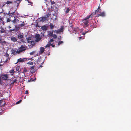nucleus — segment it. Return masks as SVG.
I'll return each mask as SVG.
<instances>
[{
  "label": "nucleus",
  "instance_id": "052dcab7",
  "mask_svg": "<svg viewBox=\"0 0 131 131\" xmlns=\"http://www.w3.org/2000/svg\"><path fill=\"white\" fill-rule=\"evenodd\" d=\"M39 67H42V66L41 65H40V66Z\"/></svg>",
  "mask_w": 131,
  "mask_h": 131
},
{
  "label": "nucleus",
  "instance_id": "f03ea898",
  "mask_svg": "<svg viewBox=\"0 0 131 131\" xmlns=\"http://www.w3.org/2000/svg\"><path fill=\"white\" fill-rule=\"evenodd\" d=\"M87 19H86V17L82 19V23L85 27L88 26L89 25L88 23H89V22L87 20Z\"/></svg>",
  "mask_w": 131,
  "mask_h": 131
},
{
  "label": "nucleus",
  "instance_id": "69168bd1",
  "mask_svg": "<svg viewBox=\"0 0 131 131\" xmlns=\"http://www.w3.org/2000/svg\"><path fill=\"white\" fill-rule=\"evenodd\" d=\"M30 59H31L32 60H33V59H32V58H31Z\"/></svg>",
  "mask_w": 131,
  "mask_h": 131
},
{
  "label": "nucleus",
  "instance_id": "7ed1b4c3",
  "mask_svg": "<svg viewBox=\"0 0 131 131\" xmlns=\"http://www.w3.org/2000/svg\"><path fill=\"white\" fill-rule=\"evenodd\" d=\"M2 80H6L8 79L9 77L8 75L7 74H2L0 76Z\"/></svg>",
  "mask_w": 131,
  "mask_h": 131
},
{
  "label": "nucleus",
  "instance_id": "6e6d98bb",
  "mask_svg": "<svg viewBox=\"0 0 131 131\" xmlns=\"http://www.w3.org/2000/svg\"><path fill=\"white\" fill-rule=\"evenodd\" d=\"M85 32H83L82 34V35H85Z\"/></svg>",
  "mask_w": 131,
  "mask_h": 131
},
{
  "label": "nucleus",
  "instance_id": "2eb2a0df",
  "mask_svg": "<svg viewBox=\"0 0 131 131\" xmlns=\"http://www.w3.org/2000/svg\"><path fill=\"white\" fill-rule=\"evenodd\" d=\"M50 27L51 29H53L54 27L52 23H50Z\"/></svg>",
  "mask_w": 131,
  "mask_h": 131
},
{
  "label": "nucleus",
  "instance_id": "58836bf2",
  "mask_svg": "<svg viewBox=\"0 0 131 131\" xmlns=\"http://www.w3.org/2000/svg\"><path fill=\"white\" fill-rule=\"evenodd\" d=\"M16 80H14V81L12 82L11 84H14V83L16 82Z\"/></svg>",
  "mask_w": 131,
  "mask_h": 131
},
{
  "label": "nucleus",
  "instance_id": "ea45409f",
  "mask_svg": "<svg viewBox=\"0 0 131 131\" xmlns=\"http://www.w3.org/2000/svg\"><path fill=\"white\" fill-rule=\"evenodd\" d=\"M54 40L53 39H51L49 41V42H53Z\"/></svg>",
  "mask_w": 131,
  "mask_h": 131
},
{
  "label": "nucleus",
  "instance_id": "13d9d810",
  "mask_svg": "<svg viewBox=\"0 0 131 131\" xmlns=\"http://www.w3.org/2000/svg\"><path fill=\"white\" fill-rule=\"evenodd\" d=\"M89 32V31H85V34H86L87 33H88Z\"/></svg>",
  "mask_w": 131,
  "mask_h": 131
},
{
  "label": "nucleus",
  "instance_id": "4c0bfd02",
  "mask_svg": "<svg viewBox=\"0 0 131 131\" xmlns=\"http://www.w3.org/2000/svg\"><path fill=\"white\" fill-rule=\"evenodd\" d=\"M51 2L52 4H55V2L53 1H51Z\"/></svg>",
  "mask_w": 131,
  "mask_h": 131
},
{
  "label": "nucleus",
  "instance_id": "f704fd0d",
  "mask_svg": "<svg viewBox=\"0 0 131 131\" xmlns=\"http://www.w3.org/2000/svg\"><path fill=\"white\" fill-rule=\"evenodd\" d=\"M14 72V70H10V73H13Z\"/></svg>",
  "mask_w": 131,
  "mask_h": 131
},
{
  "label": "nucleus",
  "instance_id": "49530a36",
  "mask_svg": "<svg viewBox=\"0 0 131 131\" xmlns=\"http://www.w3.org/2000/svg\"><path fill=\"white\" fill-rule=\"evenodd\" d=\"M97 9H99V10H100V13L101 12V9H100V8L99 6L98 7V8Z\"/></svg>",
  "mask_w": 131,
  "mask_h": 131
},
{
  "label": "nucleus",
  "instance_id": "f8f14e48",
  "mask_svg": "<svg viewBox=\"0 0 131 131\" xmlns=\"http://www.w3.org/2000/svg\"><path fill=\"white\" fill-rule=\"evenodd\" d=\"M20 27L17 26V25L15 26V31L16 30L17 31H19L20 29Z\"/></svg>",
  "mask_w": 131,
  "mask_h": 131
},
{
  "label": "nucleus",
  "instance_id": "9d476101",
  "mask_svg": "<svg viewBox=\"0 0 131 131\" xmlns=\"http://www.w3.org/2000/svg\"><path fill=\"white\" fill-rule=\"evenodd\" d=\"M47 26L45 25H44L43 26H42L41 28L43 30H45L47 29Z\"/></svg>",
  "mask_w": 131,
  "mask_h": 131
},
{
  "label": "nucleus",
  "instance_id": "c85d7f7f",
  "mask_svg": "<svg viewBox=\"0 0 131 131\" xmlns=\"http://www.w3.org/2000/svg\"><path fill=\"white\" fill-rule=\"evenodd\" d=\"M2 78H1V76H0V84H2L3 83V81L2 80H1Z\"/></svg>",
  "mask_w": 131,
  "mask_h": 131
},
{
  "label": "nucleus",
  "instance_id": "a211bd4d",
  "mask_svg": "<svg viewBox=\"0 0 131 131\" xmlns=\"http://www.w3.org/2000/svg\"><path fill=\"white\" fill-rule=\"evenodd\" d=\"M93 17V16L92 15V14H91L87 17H86V19H88L90 18H92Z\"/></svg>",
  "mask_w": 131,
  "mask_h": 131
},
{
  "label": "nucleus",
  "instance_id": "3c124183",
  "mask_svg": "<svg viewBox=\"0 0 131 131\" xmlns=\"http://www.w3.org/2000/svg\"><path fill=\"white\" fill-rule=\"evenodd\" d=\"M6 56L7 57H9V54L7 53H6Z\"/></svg>",
  "mask_w": 131,
  "mask_h": 131
},
{
  "label": "nucleus",
  "instance_id": "ddd939ff",
  "mask_svg": "<svg viewBox=\"0 0 131 131\" xmlns=\"http://www.w3.org/2000/svg\"><path fill=\"white\" fill-rule=\"evenodd\" d=\"M0 42L1 44L2 45H4L5 44L6 42L5 41H3L2 39H0Z\"/></svg>",
  "mask_w": 131,
  "mask_h": 131
},
{
  "label": "nucleus",
  "instance_id": "bb28decb",
  "mask_svg": "<svg viewBox=\"0 0 131 131\" xmlns=\"http://www.w3.org/2000/svg\"><path fill=\"white\" fill-rule=\"evenodd\" d=\"M50 15H51V14L49 12L47 13L46 14V16L47 17H49L50 16Z\"/></svg>",
  "mask_w": 131,
  "mask_h": 131
},
{
  "label": "nucleus",
  "instance_id": "a18cd8bd",
  "mask_svg": "<svg viewBox=\"0 0 131 131\" xmlns=\"http://www.w3.org/2000/svg\"><path fill=\"white\" fill-rule=\"evenodd\" d=\"M44 36V35L43 34H42L41 35L40 37L42 38Z\"/></svg>",
  "mask_w": 131,
  "mask_h": 131
},
{
  "label": "nucleus",
  "instance_id": "0eeeda50",
  "mask_svg": "<svg viewBox=\"0 0 131 131\" xmlns=\"http://www.w3.org/2000/svg\"><path fill=\"white\" fill-rule=\"evenodd\" d=\"M27 60L26 58H20L18 59V62H23L26 61Z\"/></svg>",
  "mask_w": 131,
  "mask_h": 131
},
{
  "label": "nucleus",
  "instance_id": "423d86ee",
  "mask_svg": "<svg viewBox=\"0 0 131 131\" xmlns=\"http://www.w3.org/2000/svg\"><path fill=\"white\" fill-rule=\"evenodd\" d=\"M100 14H97L96 15V17H99L100 16H102V17H104L105 16V13L104 12H103L101 13H100Z\"/></svg>",
  "mask_w": 131,
  "mask_h": 131
},
{
  "label": "nucleus",
  "instance_id": "6ab92c4d",
  "mask_svg": "<svg viewBox=\"0 0 131 131\" xmlns=\"http://www.w3.org/2000/svg\"><path fill=\"white\" fill-rule=\"evenodd\" d=\"M20 26L21 27H22L24 26H25V23H24V21L23 22V23L21 24H20Z\"/></svg>",
  "mask_w": 131,
  "mask_h": 131
},
{
  "label": "nucleus",
  "instance_id": "cd10ccee",
  "mask_svg": "<svg viewBox=\"0 0 131 131\" xmlns=\"http://www.w3.org/2000/svg\"><path fill=\"white\" fill-rule=\"evenodd\" d=\"M50 46V44L48 43L45 46L46 48L47 47H49Z\"/></svg>",
  "mask_w": 131,
  "mask_h": 131
},
{
  "label": "nucleus",
  "instance_id": "2f4dec72",
  "mask_svg": "<svg viewBox=\"0 0 131 131\" xmlns=\"http://www.w3.org/2000/svg\"><path fill=\"white\" fill-rule=\"evenodd\" d=\"M16 2L17 4H19L20 2L21 1L20 0H17Z\"/></svg>",
  "mask_w": 131,
  "mask_h": 131
},
{
  "label": "nucleus",
  "instance_id": "8fccbe9b",
  "mask_svg": "<svg viewBox=\"0 0 131 131\" xmlns=\"http://www.w3.org/2000/svg\"><path fill=\"white\" fill-rule=\"evenodd\" d=\"M10 30L11 31H15V29H10Z\"/></svg>",
  "mask_w": 131,
  "mask_h": 131
},
{
  "label": "nucleus",
  "instance_id": "20e7f679",
  "mask_svg": "<svg viewBox=\"0 0 131 131\" xmlns=\"http://www.w3.org/2000/svg\"><path fill=\"white\" fill-rule=\"evenodd\" d=\"M35 38H36V41L38 42L40 41L41 38L40 37V35L39 34H36L35 36Z\"/></svg>",
  "mask_w": 131,
  "mask_h": 131
},
{
  "label": "nucleus",
  "instance_id": "c03bdc74",
  "mask_svg": "<svg viewBox=\"0 0 131 131\" xmlns=\"http://www.w3.org/2000/svg\"><path fill=\"white\" fill-rule=\"evenodd\" d=\"M15 51V50H12V54H14Z\"/></svg>",
  "mask_w": 131,
  "mask_h": 131
},
{
  "label": "nucleus",
  "instance_id": "603ef678",
  "mask_svg": "<svg viewBox=\"0 0 131 131\" xmlns=\"http://www.w3.org/2000/svg\"><path fill=\"white\" fill-rule=\"evenodd\" d=\"M82 37H79V40H80L81 39H82Z\"/></svg>",
  "mask_w": 131,
  "mask_h": 131
},
{
  "label": "nucleus",
  "instance_id": "e2e57ef3",
  "mask_svg": "<svg viewBox=\"0 0 131 131\" xmlns=\"http://www.w3.org/2000/svg\"><path fill=\"white\" fill-rule=\"evenodd\" d=\"M10 15V16L11 17H13V16H12L13 15Z\"/></svg>",
  "mask_w": 131,
  "mask_h": 131
},
{
  "label": "nucleus",
  "instance_id": "f3484780",
  "mask_svg": "<svg viewBox=\"0 0 131 131\" xmlns=\"http://www.w3.org/2000/svg\"><path fill=\"white\" fill-rule=\"evenodd\" d=\"M5 30L4 29V28L2 27H1V32L2 33H4L5 32Z\"/></svg>",
  "mask_w": 131,
  "mask_h": 131
},
{
  "label": "nucleus",
  "instance_id": "412c9836",
  "mask_svg": "<svg viewBox=\"0 0 131 131\" xmlns=\"http://www.w3.org/2000/svg\"><path fill=\"white\" fill-rule=\"evenodd\" d=\"M52 36L53 37L54 39H56L57 38V36L56 35L54 34Z\"/></svg>",
  "mask_w": 131,
  "mask_h": 131
},
{
  "label": "nucleus",
  "instance_id": "4468645a",
  "mask_svg": "<svg viewBox=\"0 0 131 131\" xmlns=\"http://www.w3.org/2000/svg\"><path fill=\"white\" fill-rule=\"evenodd\" d=\"M18 38L19 39L23 38H24L23 36L21 34H19L17 35Z\"/></svg>",
  "mask_w": 131,
  "mask_h": 131
},
{
  "label": "nucleus",
  "instance_id": "6e6552de",
  "mask_svg": "<svg viewBox=\"0 0 131 131\" xmlns=\"http://www.w3.org/2000/svg\"><path fill=\"white\" fill-rule=\"evenodd\" d=\"M47 18V17H42L40 18H39V19L40 20H39L40 21H41L42 22H44L46 20Z\"/></svg>",
  "mask_w": 131,
  "mask_h": 131
},
{
  "label": "nucleus",
  "instance_id": "09e8293b",
  "mask_svg": "<svg viewBox=\"0 0 131 131\" xmlns=\"http://www.w3.org/2000/svg\"><path fill=\"white\" fill-rule=\"evenodd\" d=\"M9 57L7 58V59H6L5 61L7 62L8 61V60H9Z\"/></svg>",
  "mask_w": 131,
  "mask_h": 131
},
{
  "label": "nucleus",
  "instance_id": "de8ad7c7",
  "mask_svg": "<svg viewBox=\"0 0 131 131\" xmlns=\"http://www.w3.org/2000/svg\"><path fill=\"white\" fill-rule=\"evenodd\" d=\"M28 90H26L25 91V94H28Z\"/></svg>",
  "mask_w": 131,
  "mask_h": 131
},
{
  "label": "nucleus",
  "instance_id": "a19ab883",
  "mask_svg": "<svg viewBox=\"0 0 131 131\" xmlns=\"http://www.w3.org/2000/svg\"><path fill=\"white\" fill-rule=\"evenodd\" d=\"M96 13L95 12L94 13H92L91 14H92V15H95Z\"/></svg>",
  "mask_w": 131,
  "mask_h": 131
},
{
  "label": "nucleus",
  "instance_id": "39448f33",
  "mask_svg": "<svg viewBox=\"0 0 131 131\" xmlns=\"http://www.w3.org/2000/svg\"><path fill=\"white\" fill-rule=\"evenodd\" d=\"M64 27L63 26H61L59 29L57 30H56L55 31L57 33H60L61 32H62L64 30Z\"/></svg>",
  "mask_w": 131,
  "mask_h": 131
},
{
  "label": "nucleus",
  "instance_id": "e433bc0d",
  "mask_svg": "<svg viewBox=\"0 0 131 131\" xmlns=\"http://www.w3.org/2000/svg\"><path fill=\"white\" fill-rule=\"evenodd\" d=\"M34 68H35V67L34 66H31L30 67V69H31L32 70V69H34Z\"/></svg>",
  "mask_w": 131,
  "mask_h": 131
},
{
  "label": "nucleus",
  "instance_id": "0e129e2a",
  "mask_svg": "<svg viewBox=\"0 0 131 131\" xmlns=\"http://www.w3.org/2000/svg\"><path fill=\"white\" fill-rule=\"evenodd\" d=\"M23 39H21V41L22 42H23Z\"/></svg>",
  "mask_w": 131,
  "mask_h": 131
},
{
  "label": "nucleus",
  "instance_id": "473e14b6",
  "mask_svg": "<svg viewBox=\"0 0 131 131\" xmlns=\"http://www.w3.org/2000/svg\"><path fill=\"white\" fill-rule=\"evenodd\" d=\"M75 28L76 29L78 30H79V31L80 30H81V32H82V30L81 29H80V28L79 27H77Z\"/></svg>",
  "mask_w": 131,
  "mask_h": 131
},
{
  "label": "nucleus",
  "instance_id": "4d7b16f0",
  "mask_svg": "<svg viewBox=\"0 0 131 131\" xmlns=\"http://www.w3.org/2000/svg\"><path fill=\"white\" fill-rule=\"evenodd\" d=\"M52 35H53L52 33H51L50 34V36H52Z\"/></svg>",
  "mask_w": 131,
  "mask_h": 131
},
{
  "label": "nucleus",
  "instance_id": "f257e3e1",
  "mask_svg": "<svg viewBox=\"0 0 131 131\" xmlns=\"http://www.w3.org/2000/svg\"><path fill=\"white\" fill-rule=\"evenodd\" d=\"M27 48V47L26 46L21 45L20 47L19 48V50H17L16 51V53H19L25 50Z\"/></svg>",
  "mask_w": 131,
  "mask_h": 131
},
{
  "label": "nucleus",
  "instance_id": "9b49d317",
  "mask_svg": "<svg viewBox=\"0 0 131 131\" xmlns=\"http://www.w3.org/2000/svg\"><path fill=\"white\" fill-rule=\"evenodd\" d=\"M45 49L43 47H41L40 48V53L42 54L43 53L44 50Z\"/></svg>",
  "mask_w": 131,
  "mask_h": 131
},
{
  "label": "nucleus",
  "instance_id": "c756f323",
  "mask_svg": "<svg viewBox=\"0 0 131 131\" xmlns=\"http://www.w3.org/2000/svg\"><path fill=\"white\" fill-rule=\"evenodd\" d=\"M6 14L8 15H9V16L10 17V15H11V13L9 11L8 12L7 14Z\"/></svg>",
  "mask_w": 131,
  "mask_h": 131
},
{
  "label": "nucleus",
  "instance_id": "aec40b11",
  "mask_svg": "<svg viewBox=\"0 0 131 131\" xmlns=\"http://www.w3.org/2000/svg\"><path fill=\"white\" fill-rule=\"evenodd\" d=\"M70 11V9L69 8H66V11L65 13L67 14Z\"/></svg>",
  "mask_w": 131,
  "mask_h": 131
},
{
  "label": "nucleus",
  "instance_id": "72a5a7b5",
  "mask_svg": "<svg viewBox=\"0 0 131 131\" xmlns=\"http://www.w3.org/2000/svg\"><path fill=\"white\" fill-rule=\"evenodd\" d=\"M100 10H99V9H97V10H96L95 11V12L96 13H97L98 12H99V13H100Z\"/></svg>",
  "mask_w": 131,
  "mask_h": 131
},
{
  "label": "nucleus",
  "instance_id": "864d4df0",
  "mask_svg": "<svg viewBox=\"0 0 131 131\" xmlns=\"http://www.w3.org/2000/svg\"><path fill=\"white\" fill-rule=\"evenodd\" d=\"M35 70H33L32 72H32V73L35 72Z\"/></svg>",
  "mask_w": 131,
  "mask_h": 131
},
{
  "label": "nucleus",
  "instance_id": "1a4fd4ad",
  "mask_svg": "<svg viewBox=\"0 0 131 131\" xmlns=\"http://www.w3.org/2000/svg\"><path fill=\"white\" fill-rule=\"evenodd\" d=\"M10 39L11 40L14 42H15L17 41V40L16 38L14 36L11 37H10Z\"/></svg>",
  "mask_w": 131,
  "mask_h": 131
},
{
  "label": "nucleus",
  "instance_id": "680f3d73",
  "mask_svg": "<svg viewBox=\"0 0 131 131\" xmlns=\"http://www.w3.org/2000/svg\"><path fill=\"white\" fill-rule=\"evenodd\" d=\"M36 80V79H34V81H35V80Z\"/></svg>",
  "mask_w": 131,
  "mask_h": 131
},
{
  "label": "nucleus",
  "instance_id": "dca6fc26",
  "mask_svg": "<svg viewBox=\"0 0 131 131\" xmlns=\"http://www.w3.org/2000/svg\"><path fill=\"white\" fill-rule=\"evenodd\" d=\"M6 4H12L13 2L12 1H7L6 2Z\"/></svg>",
  "mask_w": 131,
  "mask_h": 131
},
{
  "label": "nucleus",
  "instance_id": "bf43d9fd",
  "mask_svg": "<svg viewBox=\"0 0 131 131\" xmlns=\"http://www.w3.org/2000/svg\"><path fill=\"white\" fill-rule=\"evenodd\" d=\"M26 70H24V72H26Z\"/></svg>",
  "mask_w": 131,
  "mask_h": 131
},
{
  "label": "nucleus",
  "instance_id": "a878e982",
  "mask_svg": "<svg viewBox=\"0 0 131 131\" xmlns=\"http://www.w3.org/2000/svg\"><path fill=\"white\" fill-rule=\"evenodd\" d=\"M22 100H20L18 101H17L16 103V104H18L20 103L21 101Z\"/></svg>",
  "mask_w": 131,
  "mask_h": 131
},
{
  "label": "nucleus",
  "instance_id": "7c9ffc66",
  "mask_svg": "<svg viewBox=\"0 0 131 131\" xmlns=\"http://www.w3.org/2000/svg\"><path fill=\"white\" fill-rule=\"evenodd\" d=\"M11 21V20L10 18H7V22H9Z\"/></svg>",
  "mask_w": 131,
  "mask_h": 131
},
{
  "label": "nucleus",
  "instance_id": "37998d69",
  "mask_svg": "<svg viewBox=\"0 0 131 131\" xmlns=\"http://www.w3.org/2000/svg\"><path fill=\"white\" fill-rule=\"evenodd\" d=\"M50 46H51L52 47H55V45H53L52 44L50 43Z\"/></svg>",
  "mask_w": 131,
  "mask_h": 131
},
{
  "label": "nucleus",
  "instance_id": "338daca9",
  "mask_svg": "<svg viewBox=\"0 0 131 131\" xmlns=\"http://www.w3.org/2000/svg\"><path fill=\"white\" fill-rule=\"evenodd\" d=\"M31 79H30V80H31Z\"/></svg>",
  "mask_w": 131,
  "mask_h": 131
},
{
  "label": "nucleus",
  "instance_id": "b1692460",
  "mask_svg": "<svg viewBox=\"0 0 131 131\" xmlns=\"http://www.w3.org/2000/svg\"><path fill=\"white\" fill-rule=\"evenodd\" d=\"M13 23H16V18H15L13 20L11 21Z\"/></svg>",
  "mask_w": 131,
  "mask_h": 131
},
{
  "label": "nucleus",
  "instance_id": "4be33fe9",
  "mask_svg": "<svg viewBox=\"0 0 131 131\" xmlns=\"http://www.w3.org/2000/svg\"><path fill=\"white\" fill-rule=\"evenodd\" d=\"M27 64H28L29 65H33V63L32 62L30 61L27 63Z\"/></svg>",
  "mask_w": 131,
  "mask_h": 131
},
{
  "label": "nucleus",
  "instance_id": "393cba45",
  "mask_svg": "<svg viewBox=\"0 0 131 131\" xmlns=\"http://www.w3.org/2000/svg\"><path fill=\"white\" fill-rule=\"evenodd\" d=\"M35 52V51H33L30 53V54L31 55H32Z\"/></svg>",
  "mask_w": 131,
  "mask_h": 131
},
{
  "label": "nucleus",
  "instance_id": "c9c22d12",
  "mask_svg": "<svg viewBox=\"0 0 131 131\" xmlns=\"http://www.w3.org/2000/svg\"><path fill=\"white\" fill-rule=\"evenodd\" d=\"M15 13V12H13L12 13H11V15H14L15 14V13Z\"/></svg>",
  "mask_w": 131,
  "mask_h": 131
},
{
  "label": "nucleus",
  "instance_id": "79ce46f5",
  "mask_svg": "<svg viewBox=\"0 0 131 131\" xmlns=\"http://www.w3.org/2000/svg\"><path fill=\"white\" fill-rule=\"evenodd\" d=\"M74 30L76 32H78L79 31V30H78L75 28H74Z\"/></svg>",
  "mask_w": 131,
  "mask_h": 131
},
{
  "label": "nucleus",
  "instance_id": "5fc2aeb1",
  "mask_svg": "<svg viewBox=\"0 0 131 131\" xmlns=\"http://www.w3.org/2000/svg\"><path fill=\"white\" fill-rule=\"evenodd\" d=\"M39 26H38V23H37V24H36V27H39Z\"/></svg>",
  "mask_w": 131,
  "mask_h": 131
},
{
  "label": "nucleus",
  "instance_id": "5701e85b",
  "mask_svg": "<svg viewBox=\"0 0 131 131\" xmlns=\"http://www.w3.org/2000/svg\"><path fill=\"white\" fill-rule=\"evenodd\" d=\"M63 43V42L62 41H60L58 42V45H60L62 44Z\"/></svg>",
  "mask_w": 131,
  "mask_h": 131
}]
</instances>
